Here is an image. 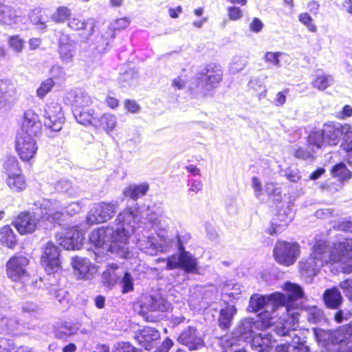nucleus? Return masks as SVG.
<instances>
[{"label": "nucleus", "mask_w": 352, "mask_h": 352, "mask_svg": "<svg viewBox=\"0 0 352 352\" xmlns=\"http://www.w3.org/2000/svg\"><path fill=\"white\" fill-rule=\"evenodd\" d=\"M337 265L343 273L352 272V239L334 243L329 250L325 241L316 243L305 261L300 263V270L308 276H314L325 265Z\"/></svg>", "instance_id": "nucleus-1"}, {"label": "nucleus", "mask_w": 352, "mask_h": 352, "mask_svg": "<svg viewBox=\"0 0 352 352\" xmlns=\"http://www.w3.org/2000/svg\"><path fill=\"white\" fill-rule=\"evenodd\" d=\"M284 290L287 297L281 293L276 292L269 296L254 294L250 298L249 309L252 311H258L263 307L266 308L259 314L258 320L254 322L257 329H265L275 322L274 321L275 317L272 316L275 312V308L283 310V312L287 311V319L291 318V314L293 312H291L292 301L300 298L302 291L298 285L290 283H285Z\"/></svg>", "instance_id": "nucleus-2"}, {"label": "nucleus", "mask_w": 352, "mask_h": 352, "mask_svg": "<svg viewBox=\"0 0 352 352\" xmlns=\"http://www.w3.org/2000/svg\"><path fill=\"white\" fill-rule=\"evenodd\" d=\"M128 233L121 234L120 229L100 228L91 232L89 241L96 249V255L115 253L121 258L130 257L131 252L126 247Z\"/></svg>", "instance_id": "nucleus-3"}, {"label": "nucleus", "mask_w": 352, "mask_h": 352, "mask_svg": "<svg viewBox=\"0 0 352 352\" xmlns=\"http://www.w3.org/2000/svg\"><path fill=\"white\" fill-rule=\"evenodd\" d=\"M62 212L58 210L56 203L52 204L47 201L43 204L41 214L22 212L15 219L14 226L21 234L34 232L39 225V217L45 222L53 223L58 222L62 217Z\"/></svg>", "instance_id": "nucleus-4"}, {"label": "nucleus", "mask_w": 352, "mask_h": 352, "mask_svg": "<svg viewBox=\"0 0 352 352\" xmlns=\"http://www.w3.org/2000/svg\"><path fill=\"white\" fill-rule=\"evenodd\" d=\"M166 220L167 219L162 215L149 219L152 224L157 228L156 232L160 242L157 241L153 236H148L146 239H140L138 245L145 253L153 255L162 250L164 247L168 246L172 243V240L167 232V226L165 223Z\"/></svg>", "instance_id": "nucleus-5"}, {"label": "nucleus", "mask_w": 352, "mask_h": 352, "mask_svg": "<svg viewBox=\"0 0 352 352\" xmlns=\"http://www.w3.org/2000/svg\"><path fill=\"white\" fill-rule=\"evenodd\" d=\"M7 175L6 184L13 192H20L26 188V182L21 173L19 163L15 157H9L4 164Z\"/></svg>", "instance_id": "nucleus-6"}, {"label": "nucleus", "mask_w": 352, "mask_h": 352, "mask_svg": "<svg viewBox=\"0 0 352 352\" xmlns=\"http://www.w3.org/2000/svg\"><path fill=\"white\" fill-rule=\"evenodd\" d=\"M314 331L317 342L324 346H327L329 342L335 345L340 344L341 346H343L345 344H350L348 340L351 339L352 340V323L349 326L342 327L335 332L321 329H314Z\"/></svg>", "instance_id": "nucleus-7"}, {"label": "nucleus", "mask_w": 352, "mask_h": 352, "mask_svg": "<svg viewBox=\"0 0 352 352\" xmlns=\"http://www.w3.org/2000/svg\"><path fill=\"white\" fill-rule=\"evenodd\" d=\"M284 322H279L280 327H276V332L279 336L288 335L293 338L292 340V351L293 352H309L307 346L305 344L303 341L300 340L299 336L294 331L297 327L298 322V314L292 312L291 318L284 319Z\"/></svg>", "instance_id": "nucleus-8"}, {"label": "nucleus", "mask_w": 352, "mask_h": 352, "mask_svg": "<svg viewBox=\"0 0 352 352\" xmlns=\"http://www.w3.org/2000/svg\"><path fill=\"white\" fill-rule=\"evenodd\" d=\"M300 254L297 243L278 241L274 249V257L277 263L285 266L293 265Z\"/></svg>", "instance_id": "nucleus-9"}, {"label": "nucleus", "mask_w": 352, "mask_h": 352, "mask_svg": "<svg viewBox=\"0 0 352 352\" xmlns=\"http://www.w3.org/2000/svg\"><path fill=\"white\" fill-rule=\"evenodd\" d=\"M29 265V259L23 256H14L6 264V274L12 281L26 283L30 279V275L27 271Z\"/></svg>", "instance_id": "nucleus-10"}, {"label": "nucleus", "mask_w": 352, "mask_h": 352, "mask_svg": "<svg viewBox=\"0 0 352 352\" xmlns=\"http://www.w3.org/2000/svg\"><path fill=\"white\" fill-rule=\"evenodd\" d=\"M37 145L35 135L18 132L15 138V149L22 161L30 162L36 155Z\"/></svg>", "instance_id": "nucleus-11"}, {"label": "nucleus", "mask_w": 352, "mask_h": 352, "mask_svg": "<svg viewBox=\"0 0 352 352\" xmlns=\"http://www.w3.org/2000/svg\"><path fill=\"white\" fill-rule=\"evenodd\" d=\"M118 208L114 203L100 202L95 204L87 213L86 223L88 225L102 223L110 220Z\"/></svg>", "instance_id": "nucleus-12"}, {"label": "nucleus", "mask_w": 352, "mask_h": 352, "mask_svg": "<svg viewBox=\"0 0 352 352\" xmlns=\"http://www.w3.org/2000/svg\"><path fill=\"white\" fill-rule=\"evenodd\" d=\"M59 256V249L52 242H47L43 247L41 263L47 273H54L59 270L60 265Z\"/></svg>", "instance_id": "nucleus-13"}, {"label": "nucleus", "mask_w": 352, "mask_h": 352, "mask_svg": "<svg viewBox=\"0 0 352 352\" xmlns=\"http://www.w3.org/2000/svg\"><path fill=\"white\" fill-rule=\"evenodd\" d=\"M44 124L54 131H59L64 123L65 118L62 107L58 102L46 104L44 110Z\"/></svg>", "instance_id": "nucleus-14"}, {"label": "nucleus", "mask_w": 352, "mask_h": 352, "mask_svg": "<svg viewBox=\"0 0 352 352\" xmlns=\"http://www.w3.org/2000/svg\"><path fill=\"white\" fill-rule=\"evenodd\" d=\"M117 221L120 227L116 229H120L121 234H123V232H127L128 241L129 236L133 232L140 221V215L138 208L136 207H131L124 209L118 215Z\"/></svg>", "instance_id": "nucleus-15"}, {"label": "nucleus", "mask_w": 352, "mask_h": 352, "mask_svg": "<svg viewBox=\"0 0 352 352\" xmlns=\"http://www.w3.org/2000/svg\"><path fill=\"white\" fill-rule=\"evenodd\" d=\"M19 98V93L13 82L8 79L0 80V110H11Z\"/></svg>", "instance_id": "nucleus-16"}, {"label": "nucleus", "mask_w": 352, "mask_h": 352, "mask_svg": "<svg viewBox=\"0 0 352 352\" xmlns=\"http://www.w3.org/2000/svg\"><path fill=\"white\" fill-rule=\"evenodd\" d=\"M141 312L166 311L170 307V304L160 295H142L139 300Z\"/></svg>", "instance_id": "nucleus-17"}, {"label": "nucleus", "mask_w": 352, "mask_h": 352, "mask_svg": "<svg viewBox=\"0 0 352 352\" xmlns=\"http://www.w3.org/2000/svg\"><path fill=\"white\" fill-rule=\"evenodd\" d=\"M203 75L206 89L211 90L217 88L222 81L223 69L219 64L210 63L206 67Z\"/></svg>", "instance_id": "nucleus-18"}, {"label": "nucleus", "mask_w": 352, "mask_h": 352, "mask_svg": "<svg viewBox=\"0 0 352 352\" xmlns=\"http://www.w3.org/2000/svg\"><path fill=\"white\" fill-rule=\"evenodd\" d=\"M58 237L60 245L66 250L80 249L84 240L83 234L75 228L68 229Z\"/></svg>", "instance_id": "nucleus-19"}, {"label": "nucleus", "mask_w": 352, "mask_h": 352, "mask_svg": "<svg viewBox=\"0 0 352 352\" xmlns=\"http://www.w3.org/2000/svg\"><path fill=\"white\" fill-rule=\"evenodd\" d=\"M72 265L79 279H89L98 272V267L86 258L75 257L72 259Z\"/></svg>", "instance_id": "nucleus-20"}, {"label": "nucleus", "mask_w": 352, "mask_h": 352, "mask_svg": "<svg viewBox=\"0 0 352 352\" xmlns=\"http://www.w3.org/2000/svg\"><path fill=\"white\" fill-rule=\"evenodd\" d=\"M41 128L38 116L32 110L28 109L25 112L21 128L19 132H25L32 135H36Z\"/></svg>", "instance_id": "nucleus-21"}, {"label": "nucleus", "mask_w": 352, "mask_h": 352, "mask_svg": "<svg viewBox=\"0 0 352 352\" xmlns=\"http://www.w3.org/2000/svg\"><path fill=\"white\" fill-rule=\"evenodd\" d=\"M59 54L64 63H70L73 61L75 54V43L67 34H62L59 38Z\"/></svg>", "instance_id": "nucleus-22"}, {"label": "nucleus", "mask_w": 352, "mask_h": 352, "mask_svg": "<svg viewBox=\"0 0 352 352\" xmlns=\"http://www.w3.org/2000/svg\"><path fill=\"white\" fill-rule=\"evenodd\" d=\"M178 340L190 350H196L203 344L201 338L198 336L197 331L192 327L185 329L181 333Z\"/></svg>", "instance_id": "nucleus-23"}, {"label": "nucleus", "mask_w": 352, "mask_h": 352, "mask_svg": "<svg viewBox=\"0 0 352 352\" xmlns=\"http://www.w3.org/2000/svg\"><path fill=\"white\" fill-rule=\"evenodd\" d=\"M21 20V16L18 12L12 7L5 5L0 2V23L14 27L18 24Z\"/></svg>", "instance_id": "nucleus-24"}, {"label": "nucleus", "mask_w": 352, "mask_h": 352, "mask_svg": "<svg viewBox=\"0 0 352 352\" xmlns=\"http://www.w3.org/2000/svg\"><path fill=\"white\" fill-rule=\"evenodd\" d=\"M324 140L329 145H337L340 137L344 135V125L324 124L323 126Z\"/></svg>", "instance_id": "nucleus-25"}, {"label": "nucleus", "mask_w": 352, "mask_h": 352, "mask_svg": "<svg viewBox=\"0 0 352 352\" xmlns=\"http://www.w3.org/2000/svg\"><path fill=\"white\" fill-rule=\"evenodd\" d=\"M274 343L275 340L267 333L256 334L252 339V346L258 352L269 351Z\"/></svg>", "instance_id": "nucleus-26"}, {"label": "nucleus", "mask_w": 352, "mask_h": 352, "mask_svg": "<svg viewBox=\"0 0 352 352\" xmlns=\"http://www.w3.org/2000/svg\"><path fill=\"white\" fill-rule=\"evenodd\" d=\"M160 338V333L151 327H145L137 336L136 339L139 344L146 350H150L154 341Z\"/></svg>", "instance_id": "nucleus-27"}, {"label": "nucleus", "mask_w": 352, "mask_h": 352, "mask_svg": "<svg viewBox=\"0 0 352 352\" xmlns=\"http://www.w3.org/2000/svg\"><path fill=\"white\" fill-rule=\"evenodd\" d=\"M89 24L90 25V28L88 30V35L91 36L94 32V28L96 26V21L94 19L90 18L85 20L80 19L78 16H74L69 19L67 26L74 31H80L86 30V28Z\"/></svg>", "instance_id": "nucleus-28"}, {"label": "nucleus", "mask_w": 352, "mask_h": 352, "mask_svg": "<svg viewBox=\"0 0 352 352\" xmlns=\"http://www.w3.org/2000/svg\"><path fill=\"white\" fill-rule=\"evenodd\" d=\"M31 23L35 28L40 32H45L47 29V14L43 9H34L29 14Z\"/></svg>", "instance_id": "nucleus-29"}, {"label": "nucleus", "mask_w": 352, "mask_h": 352, "mask_svg": "<svg viewBox=\"0 0 352 352\" xmlns=\"http://www.w3.org/2000/svg\"><path fill=\"white\" fill-rule=\"evenodd\" d=\"M76 120L82 125L92 124L98 126V120L94 117V110L91 109H81L74 110Z\"/></svg>", "instance_id": "nucleus-30"}, {"label": "nucleus", "mask_w": 352, "mask_h": 352, "mask_svg": "<svg viewBox=\"0 0 352 352\" xmlns=\"http://www.w3.org/2000/svg\"><path fill=\"white\" fill-rule=\"evenodd\" d=\"M323 299L325 305L331 309H337L342 302V296L336 287L327 289Z\"/></svg>", "instance_id": "nucleus-31"}, {"label": "nucleus", "mask_w": 352, "mask_h": 352, "mask_svg": "<svg viewBox=\"0 0 352 352\" xmlns=\"http://www.w3.org/2000/svg\"><path fill=\"white\" fill-rule=\"evenodd\" d=\"M326 142L324 140V135L323 129H316L311 131L307 138V145L311 149L321 148Z\"/></svg>", "instance_id": "nucleus-32"}, {"label": "nucleus", "mask_w": 352, "mask_h": 352, "mask_svg": "<svg viewBox=\"0 0 352 352\" xmlns=\"http://www.w3.org/2000/svg\"><path fill=\"white\" fill-rule=\"evenodd\" d=\"M236 313V309L234 305H228L224 309H222L219 318V326L224 329H228Z\"/></svg>", "instance_id": "nucleus-33"}, {"label": "nucleus", "mask_w": 352, "mask_h": 352, "mask_svg": "<svg viewBox=\"0 0 352 352\" xmlns=\"http://www.w3.org/2000/svg\"><path fill=\"white\" fill-rule=\"evenodd\" d=\"M16 242L15 234L9 226H5L0 230V245L13 248Z\"/></svg>", "instance_id": "nucleus-34"}, {"label": "nucleus", "mask_w": 352, "mask_h": 352, "mask_svg": "<svg viewBox=\"0 0 352 352\" xmlns=\"http://www.w3.org/2000/svg\"><path fill=\"white\" fill-rule=\"evenodd\" d=\"M148 188V184L146 183H143L140 185H131L125 188L124 194L126 197L135 200L146 195Z\"/></svg>", "instance_id": "nucleus-35"}, {"label": "nucleus", "mask_w": 352, "mask_h": 352, "mask_svg": "<svg viewBox=\"0 0 352 352\" xmlns=\"http://www.w3.org/2000/svg\"><path fill=\"white\" fill-rule=\"evenodd\" d=\"M92 104L91 97L85 92L78 91L74 95L72 105L74 110H80L89 107Z\"/></svg>", "instance_id": "nucleus-36"}, {"label": "nucleus", "mask_w": 352, "mask_h": 352, "mask_svg": "<svg viewBox=\"0 0 352 352\" xmlns=\"http://www.w3.org/2000/svg\"><path fill=\"white\" fill-rule=\"evenodd\" d=\"M343 129V142L341 146L346 152H352V126L349 124H344ZM348 162L352 166V154L349 156Z\"/></svg>", "instance_id": "nucleus-37"}, {"label": "nucleus", "mask_w": 352, "mask_h": 352, "mask_svg": "<svg viewBox=\"0 0 352 352\" xmlns=\"http://www.w3.org/2000/svg\"><path fill=\"white\" fill-rule=\"evenodd\" d=\"M72 15L71 10L66 6H60L51 15V19L56 23H63L69 21Z\"/></svg>", "instance_id": "nucleus-38"}, {"label": "nucleus", "mask_w": 352, "mask_h": 352, "mask_svg": "<svg viewBox=\"0 0 352 352\" xmlns=\"http://www.w3.org/2000/svg\"><path fill=\"white\" fill-rule=\"evenodd\" d=\"M98 122L99 126L107 133L112 131L117 125L116 117L111 113H104Z\"/></svg>", "instance_id": "nucleus-39"}, {"label": "nucleus", "mask_w": 352, "mask_h": 352, "mask_svg": "<svg viewBox=\"0 0 352 352\" xmlns=\"http://www.w3.org/2000/svg\"><path fill=\"white\" fill-rule=\"evenodd\" d=\"M333 81V77L324 74H318L312 82L314 87L320 91H324L330 86Z\"/></svg>", "instance_id": "nucleus-40"}, {"label": "nucleus", "mask_w": 352, "mask_h": 352, "mask_svg": "<svg viewBox=\"0 0 352 352\" xmlns=\"http://www.w3.org/2000/svg\"><path fill=\"white\" fill-rule=\"evenodd\" d=\"M197 267L196 259L188 252H181V267L186 272H193Z\"/></svg>", "instance_id": "nucleus-41"}, {"label": "nucleus", "mask_w": 352, "mask_h": 352, "mask_svg": "<svg viewBox=\"0 0 352 352\" xmlns=\"http://www.w3.org/2000/svg\"><path fill=\"white\" fill-rule=\"evenodd\" d=\"M243 291V287L239 283H228L223 285V294L229 298H238Z\"/></svg>", "instance_id": "nucleus-42"}, {"label": "nucleus", "mask_w": 352, "mask_h": 352, "mask_svg": "<svg viewBox=\"0 0 352 352\" xmlns=\"http://www.w3.org/2000/svg\"><path fill=\"white\" fill-rule=\"evenodd\" d=\"M248 60L243 56H234L229 67V71L231 74H236L242 71L247 65Z\"/></svg>", "instance_id": "nucleus-43"}, {"label": "nucleus", "mask_w": 352, "mask_h": 352, "mask_svg": "<svg viewBox=\"0 0 352 352\" xmlns=\"http://www.w3.org/2000/svg\"><path fill=\"white\" fill-rule=\"evenodd\" d=\"M120 285L122 287V292L126 294L133 292L134 289V278L129 272H125L122 278Z\"/></svg>", "instance_id": "nucleus-44"}, {"label": "nucleus", "mask_w": 352, "mask_h": 352, "mask_svg": "<svg viewBox=\"0 0 352 352\" xmlns=\"http://www.w3.org/2000/svg\"><path fill=\"white\" fill-rule=\"evenodd\" d=\"M54 86V82L52 78H47L43 81L36 89V96L39 98H43L48 93L51 91Z\"/></svg>", "instance_id": "nucleus-45"}, {"label": "nucleus", "mask_w": 352, "mask_h": 352, "mask_svg": "<svg viewBox=\"0 0 352 352\" xmlns=\"http://www.w3.org/2000/svg\"><path fill=\"white\" fill-rule=\"evenodd\" d=\"M157 263L163 262L166 263V270H173L177 267H181V253L179 254H175L169 257L167 260L164 258H158Z\"/></svg>", "instance_id": "nucleus-46"}, {"label": "nucleus", "mask_w": 352, "mask_h": 352, "mask_svg": "<svg viewBox=\"0 0 352 352\" xmlns=\"http://www.w3.org/2000/svg\"><path fill=\"white\" fill-rule=\"evenodd\" d=\"M315 151L314 149H311V151H308L305 148L297 147L293 149L292 153L293 155L298 159L303 160H308L314 158Z\"/></svg>", "instance_id": "nucleus-47"}, {"label": "nucleus", "mask_w": 352, "mask_h": 352, "mask_svg": "<svg viewBox=\"0 0 352 352\" xmlns=\"http://www.w3.org/2000/svg\"><path fill=\"white\" fill-rule=\"evenodd\" d=\"M332 175L340 179H346L351 177V172L346 168L344 164L340 163L333 168Z\"/></svg>", "instance_id": "nucleus-48"}, {"label": "nucleus", "mask_w": 352, "mask_h": 352, "mask_svg": "<svg viewBox=\"0 0 352 352\" xmlns=\"http://www.w3.org/2000/svg\"><path fill=\"white\" fill-rule=\"evenodd\" d=\"M8 43L15 52L20 53L23 49L24 41L18 35L10 36Z\"/></svg>", "instance_id": "nucleus-49"}, {"label": "nucleus", "mask_w": 352, "mask_h": 352, "mask_svg": "<svg viewBox=\"0 0 352 352\" xmlns=\"http://www.w3.org/2000/svg\"><path fill=\"white\" fill-rule=\"evenodd\" d=\"M78 331L76 327L72 326L69 324L62 325L56 331V336L63 338L64 336H72Z\"/></svg>", "instance_id": "nucleus-50"}, {"label": "nucleus", "mask_w": 352, "mask_h": 352, "mask_svg": "<svg viewBox=\"0 0 352 352\" xmlns=\"http://www.w3.org/2000/svg\"><path fill=\"white\" fill-rule=\"evenodd\" d=\"M118 269L116 265H113L103 273V278L109 285H114L118 280V274L116 271Z\"/></svg>", "instance_id": "nucleus-51"}, {"label": "nucleus", "mask_w": 352, "mask_h": 352, "mask_svg": "<svg viewBox=\"0 0 352 352\" xmlns=\"http://www.w3.org/2000/svg\"><path fill=\"white\" fill-rule=\"evenodd\" d=\"M298 19L303 25H305L307 28V29L310 32H316L317 28L316 25L313 23V19L308 13H301L298 16Z\"/></svg>", "instance_id": "nucleus-52"}, {"label": "nucleus", "mask_w": 352, "mask_h": 352, "mask_svg": "<svg viewBox=\"0 0 352 352\" xmlns=\"http://www.w3.org/2000/svg\"><path fill=\"white\" fill-rule=\"evenodd\" d=\"M283 54L280 52H267L264 56V60L266 63H271L274 66L280 67V56Z\"/></svg>", "instance_id": "nucleus-53"}, {"label": "nucleus", "mask_w": 352, "mask_h": 352, "mask_svg": "<svg viewBox=\"0 0 352 352\" xmlns=\"http://www.w3.org/2000/svg\"><path fill=\"white\" fill-rule=\"evenodd\" d=\"M5 331L12 332L18 329V322L12 318H3L0 322Z\"/></svg>", "instance_id": "nucleus-54"}, {"label": "nucleus", "mask_w": 352, "mask_h": 352, "mask_svg": "<svg viewBox=\"0 0 352 352\" xmlns=\"http://www.w3.org/2000/svg\"><path fill=\"white\" fill-rule=\"evenodd\" d=\"M50 72L52 80H64L65 78V72L63 68L58 65H53Z\"/></svg>", "instance_id": "nucleus-55"}, {"label": "nucleus", "mask_w": 352, "mask_h": 352, "mask_svg": "<svg viewBox=\"0 0 352 352\" xmlns=\"http://www.w3.org/2000/svg\"><path fill=\"white\" fill-rule=\"evenodd\" d=\"M228 18L232 21H238L241 19L243 13L241 8L235 6H230L227 8Z\"/></svg>", "instance_id": "nucleus-56"}, {"label": "nucleus", "mask_w": 352, "mask_h": 352, "mask_svg": "<svg viewBox=\"0 0 352 352\" xmlns=\"http://www.w3.org/2000/svg\"><path fill=\"white\" fill-rule=\"evenodd\" d=\"M340 288L343 290L346 297L352 300V280H346L340 284Z\"/></svg>", "instance_id": "nucleus-57"}, {"label": "nucleus", "mask_w": 352, "mask_h": 352, "mask_svg": "<svg viewBox=\"0 0 352 352\" xmlns=\"http://www.w3.org/2000/svg\"><path fill=\"white\" fill-rule=\"evenodd\" d=\"M113 352H134V347L128 342H119L114 346Z\"/></svg>", "instance_id": "nucleus-58"}, {"label": "nucleus", "mask_w": 352, "mask_h": 352, "mask_svg": "<svg viewBox=\"0 0 352 352\" xmlns=\"http://www.w3.org/2000/svg\"><path fill=\"white\" fill-rule=\"evenodd\" d=\"M124 107L131 113H136L140 109V105L135 101L131 100H126L124 101Z\"/></svg>", "instance_id": "nucleus-59"}, {"label": "nucleus", "mask_w": 352, "mask_h": 352, "mask_svg": "<svg viewBox=\"0 0 352 352\" xmlns=\"http://www.w3.org/2000/svg\"><path fill=\"white\" fill-rule=\"evenodd\" d=\"M252 188H254V190L255 196L257 198H260V197L262 194L261 182L257 177H254L252 179Z\"/></svg>", "instance_id": "nucleus-60"}, {"label": "nucleus", "mask_w": 352, "mask_h": 352, "mask_svg": "<svg viewBox=\"0 0 352 352\" xmlns=\"http://www.w3.org/2000/svg\"><path fill=\"white\" fill-rule=\"evenodd\" d=\"M249 87L254 90H258L261 88H264V96L267 92L266 88L264 83L258 78L252 79L249 82Z\"/></svg>", "instance_id": "nucleus-61"}, {"label": "nucleus", "mask_w": 352, "mask_h": 352, "mask_svg": "<svg viewBox=\"0 0 352 352\" xmlns=\"http://www.w3.org/2000/svg\"><path fill=\"white\" fill-rule=\"evenodd\" d=\"M263 28V22L258 18H254L250 24V30L255 33L261 31Z\"/></svg>", "instance_id": "nucleus-62"}, {"label": "nucleus", "mask_w": 352, "mask_h": 352, "mask_svg": "<svg viewBox=\"0 0 352 352\" xmlns=\"http://www.w3.org/2000/svg\"><path fill=\"white\" fill-rule=\"evenodd\" d=\"M65 209L68 214L73 215L80 212L82 206L78 202H72Z\"/></svg>", "instance_id": "nucleus-63"}, {"label": "nucleus", "mask_w": 352, "mask_h": 352, "mask_svg": "<svg viewBox=\"0 0 352 352\" xmlns=\"http://www.w3.org/2000/svg\"><path fill=\"white\" fill-rule=\"evenodd\" d=\"M342 230L349 231L352 232V218L350 219L343 220L339 226Z\"/></svg>", "instance_id": "nucleus-64"}]
</instances>
